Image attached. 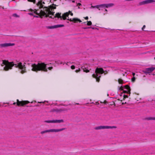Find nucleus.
Here are the masks:
<instances>
[{
	"label": "nucleus",
	"mask_w": 155,
	"mask_h": 155,
	"mask_svg": "<svg viewBox=\"0 0 155 155\" xmlns=\"http://www.w3.org/2000/svg\"><path fill=\"white\" fill-rule=\"evenodd\" d=\"M119 90L121 91H123V87L122 86L120 87H119Z\"/></svg>",
	"instance_id": "2f4dec72"
},
{
	"label": "nucleus",
	"mask_w": 155,
	"mask_h": 155,
	"mask_svg": "<svg viewBox=\"0 0 155 155\" xmlns=\"http://www.w3.org/2000/svg\"><path fill=\"white\" fill-rule=\"evenodd\" d=\"M72 2H75V1H74V0H73V1H72Z\"/></svg>",
	"instance_id": "79ce46f5"
},
{
	"label": "nucleus",
	"mask_w": 155,
	"mask_h": 155,
	"mask_svg": "<svg viewBox=\"0 0 155 155\" xmlns=\"http://www.w3.org/2000/svg\"><path fill=\"white\" fill-rule=\"evenodd\" d=\"M34 17H36V18L38 17V16H34Z\"/></svg>",
	"instance_id": "58836bf2"
},
{
	"label": "nucleus",
	"mask_w": 155,
	"mask_h": 155,
	"mask_svg": "<svg viewBox=\"0 0 155 155\" xmlns=\"http://www.w3.org/2000/svg\"><path fill=\"white\" fill-rule=\"evenodd\" d=\"M80 71V68H79L78 70H75V72L77 73L79 72Z\"/></svg>",
	"instance_id": "72a5a7b5"
},
{
	"label": "nucleus",
	"mask_w": 155,
	"mask_h": 155,
	"mask_svg": "<svg viewBox=\"0 0 155 155\" xmlns=\"http://www.w3.org/2000/svg\"><path fill=\"white\" fill-rule=\"evenodd\" d=\"M78 8H80V7H78Z\"/></svg>",
	"instance_id": "49530a36"
},
{
	"label": "nucleus",
	"mask_w": 155,
	"mask_h": 155,
	"mask_svg": "<svg viewBox=\"0 0 155 155\" xmlns=\"http://www.w3.org/2000/svg\"><path fill=\"white\" fill-rule=\"evenodd\" d=\"M64 122L63 120H53V123H61Z\"/></svg>",
	"instance_id": "2eb2a0df"
},
{
	"label": "nucleus",
	"mask_w": 155,
	"mask_h": 155,
	"mask_svg": "<svg viewBox=\"0 0 155 155\" xmlns=\"http://www.w3.org/2000/svg\"><path fill=\"white\" fill-rule=\"evenodd\" d=\"M12 16L13 17H15V18H19L20 17V16L19 15H18L16 13H14V14H13L12 15Z\"/></svg>",
	"instance_id": "4be33fe9"
},
{
	"label": "nucleus",
	"mask_w": 155,
	"mask_h": 155,
	"mask_svg": "<svg viewBox=\"0 0 155 155\" xmlns=\"http://www.w3.org/2000/svg\"><path fill=\"white\" fill-rule=\"evenodd\" d=\"M45 122L47 123H53V120H45Z\"/></svg>",
	"instance_id": "5701e85b"
},
{
	"label": "nucleus",
	"mask_w": 155,
	"mask_h": 155,
	"mask_svg": "<svg viewBox=\"0 0 155 155\" xmlns=\"http://www.w3.org/2000/svg\"><path fill=\"white\" fill-rule=\"evenodd\" d=\"M1 65L2 66H5L4 69L5 71H8L9 69H12V67L15 65V67H18L21 70V72L22 74L26 72L25 65L22 64V63L21 62L14 64L13 62L9 63L8 61L4 60L3 61Z\"/></svg>",
	"instance_id": "f03ea898"
},
{
	"label": "nucleus",
	"mask_w": 155,
	"mask_h": 155,
	"mask_svg": "<svg viewBox=\"0 0 155 155\" xmlns=\"http://www.w3.org/2000/svg\"><path fill=\"white\" fill-rule=\"evenodd\" d=\"M146 1L147 4L155 2V1L154 0H146Z\"/></svg>",
	"instance_id": "412c9836"
},
{
	"label": "nucleus",
	"mask_w": 155,
	"mask_h": 155,
	"mask_svg": "<svg viewBox=\"0 0 155 155\" xmlns=\"http://www.w3.org/2000/svg\"><path fill=\"white\" fill-rule=\"evenodd\" d=\"M101 75H98L97 74V82H99L100 80V78L101 77Z\"/></svg>",
	"instance_id": "a878e982"
},
{
	"label": "nucleus",
	"mask_w": 155,
	"mask_h": 155,
	"mask_svg": "<svg viewBox=\"0 0 155 155\" xmlns=\"http://www.w3.org/2000/svg\"><path fill=\"white\" fill-rule=\"evenodd\" d=\"M67 109H52L51 112H56L57 113H60L62 111L64 110H67Z\"/></svg>",
	"instance_id": "ddd939ff"
},
{
	"label": "nucleus",
	"mask_w": 155,
	"mask_h": 155,
	"mask_svg": "<svg viewBox=\"0 0 155 155\" xmlns=\"http://www.w3.org/2000/svg\"><path fill=\"white\" fill-rule=\"evenodd\" d=\"M91 25V21H89L87 22V25Z\"/></svg>",
	"instance_id": "bb28decb"
},
{
	"label": "nucleus",
	"mask_w": 155,
	"mask_h": 155,
	"mask_svg": "<svg viewBox=\"0 0 155 155\" xmlns=\"http://www.w3.org/2000/svg\"><path fill=\"white\" fill-rule=\"evenodd\" d=\"M55 5L52 4V5H50L48 7H46L44 8L41 10L39 13L36 11L35 12L37 14H39L40 15V18H42L43 17H49L50 18L54 19V18L57 17L60 18L61 19L62 18V15H61V13H58L56 14L55 16H54V12L53 11V10L56 8L55 6Z\"/></svg>",
	"instance_id": "f257e3e1"
},
{
	"label": "nucleus",
	"mask_w": 155,
	"mask_h": 155,
	"mask_svg": "<svg viewBox=\"0 0 155 155\" xmlns=\"http://www.w3.org/2000/svg\"><path fill=\"white\" fill-rule=\"evenodd\" d=\"M71 68L72 69H74L75 68V66L74 65H72L71 66Z\"/></svg>",
	"instance_id": "473e14b6"
},
{
	"label": "nucleus",
	"mask_w": 155,
	"mask_h": 155,
	"mask_svg": "<svg viewBox=\"0 0 155 155\" xmlns=\"http://www.w3.org/2000/svg\"><path fill=\"white\" fill-rule=\"evenodd\" d=\"M42 4H45V3L44 2H42L41 1H40L38 2L37 4V6H38L39 8H43L42 9H43L44 8V7L43 8V5H42ZM41 10V9L40 11L39 10H35L34 12L35 13V14H37V15H38V16H39L40 17V15H39V14H37V13H35V12H36V11H37L36 12H38V13H39V12Z\"/></svg>",
	"instance_id": "0eeeda50"
},
{
	"label": "nucleus",
	"mask_w": 155,
	"mask_h": 155,
	"mask_svg": "<svg viewBox=\"0 0 155 155\" xmlns=\"http://www.w3.org/2000/svg\"><path fill=\"white\" fill-rule=\"evenodd\" d=\"M114 5L113 3L104 4L97 5V9L99 10H103L105 9V8H108L111 7Z\"/></svg>",
	"instance_id": "423d86ee"
},
{
	"label": "nucleus",
	"mask_w": 155,
	"mask_h": 155,
	"mask_svg": "<svg viewBox=\"0 0 155 155\" xmlns=\"http://www.w3.org/2000/svg\"><path fill=\"white\" fill-rule=\"evenodd\" d=\"M70 14V15L71 16L73 15V13L71 12V11H69L68 12H66V13H64V14L62 15V18L63 20L67 19L68 20H69L71 21H74L75 23H76L78 21H79L80 22H81V20L80 19H79L78 18H73L72 19L71 18L69 19L68 18L67 19V17H68V16Z\"/></svg>",
	"instance_id": "20e7f679"
},
{
	"label": "nucleus",
	"mask_w": 155,
	"mask_h": 155,
	"mask_svg": "<svg viewBox=\"0 0 155 155\" xmlns=\"http://www.w3.org/2000/svg\"><path fill=\"white\" fill-rule=\"evenodd\" d=\"M135 73H133V75L134 76V75H135Z\"/></svg>",
	"instance_id": "37998d69"
},
{
	"label": "nucleus",
	"mask_w": 155,
	"mask_h": 155,
	"mask_svg": "<svg viewBox=\"0 0 155 155\" xmlns=\"http://www.w3.org/2000/svg\"><path fill=\"white\" fill-rule=\"evenodd\" d=\"M155 69V68L153 67L148 68L145 69L143 72L146 74L150 73L151 72Z\"/></svg>",
	"instance_id": "9b49d317"
},
{
	"label": "nucleus",
	"mask_w": 155,
	"mask_h": 155,
	"mask_svg": "<svg viewBox=\"0 0 155 155\" xmlns=\"http://www.w3.org/2000/svg\"><path fill=\"white\" fill-rule=\"evenodd\" d=\"M81 68L83 70L84 72H88L89 71V70H87L86 68L84 67H82Z\"/></svg>",
	"instance_id": "aec40b11"
},
{
	"label": "nucleus",
	"mask_w": 155,
	"mask_h": 155,
	"mask_svg": "<svg viewBox=\"0 0 155 155\" xmlns=\"http://www.w3.org/2000/svg\"><path fill=\"white\" fill-rule=\"evenodd\" d=\"M105 11H106V12H107V10L106 9H105Z\"/></svg>",
	"instance_id": "c03bdc74"
},
{
	"label": "nucleus",
	"mask_w": 155,
	"mask_h": 155,
	"mask_svg": "<svg viewBox=\"0 0 155 155\" xmlns=\"http://www.w3.org/2000/svg\"><path fill=\"white\" fill-rule=\"evenodd\" d=\"M147 2L146 0L143 1L139 3L138 5H141L145 4H147Z\"/></svg>",
	"instance_id": "f3484780"
},
{
	"label": "nucleus",
	"mask_w": 155,
	"mask_h": 155,
	"mask_svg": "<svg viewBox=\"0 0 155 155\" xmlns=\"http://www.w3.org/2000/svg\"><path fill=\"white\" fill-rule=\"evenodd\" d=\"M128 97V96L127 95H124V99Z\"/></svg>",
	"instance_id": "c756f323"
},
{
	"label": "nucleus",
	"mask_w": 155,
	"mask_h": 155,
	"mask_svg": "<svg viewBox=\"0 0 155 155\" xmlns=\"http://www.w3.org/2000/svg\"><path fill=\"white\" fill-rule=\"evenodd\" d=\"M78 5H79V6L81 5V4L80 3H78L77 4V6H78Z\"/></svg>",
	"instance_id": "f704fd0d"
},
{
	"label": "nucleus",
	"mask_w": 155,
	"mask_h": 155,
	"mask_svg": "<svg viewBox=\"0 0 155 155\" xmlns=\"http://www.w3.org/2000/svg\"><path fill=\"white\" fill-rule=\"evenodd\" d=\"M14 43H4L0 44V48L7 47L9 46H12L15 45Z\"/></svg>",
	"instance_id": "6e6552de"
},
{
	"label": "nucleus",
	"mask_w": 155,
	"mask_h": 155,
	"mask_svg": "<svg viewBox=\"0 0 155 155\" xmlns=\"http://www.w3.org/2000/svg\"><path fill=\"white\" fill-rule=\"evenodd\" d=\"M97 105H98L99 104V103L98 102H97Z\"/></svg>",
	"instance_id": "a18cd8bd"
},
{
	"label": "nucleus",
	"mask_w": 155,
	"mask_h": 155,
	"mask_svg": "<svg viewBox=\"0 0 155 155\" xmlns=\"http://www.w3.org/2000/svg\"><path fill=\"white\" fill-rule=\"evenodd\" d=\"M28 2H32L33 3L35 4L36 2V0H27Z\"/></svg>",
	"instance_id": "393cba45"
},
{
	"label": "nucleus",
	"mask_w": 155,
	"mask_h": 155,
	"mask_svg": "<svg viewBox=\"0 0 155 155\" xmlns=\"http://www.w3.org/2000/svg\"><path fill=\"white\" fill-rule=\"evenodd\" d=\"M116 127L114 126H97V130L101 129H112L113 128H116Z\"/></svg>",
	"instance_id": "9d476101"
},
{
	"label": "nucleus",
	"mask_w": 155,
	"mask_h": 155,
	"mask_svg": "<svg viewBox=\"0 0 155 155\" xmlns=\"http://www.w3.org/2000/svg\"><path fill=\"white\" fill-rule=\"evenodd\" d=\"M118 82L120 84H122L123 83V81L121 79H119L118 80Z\"/></svg>",
	"instance_id": "b1692460"
},
{
	"label": "nucleus",
	"mask_w": 155,
	"mask_h": 155,
	"mask_svg": "<svg viewBox=\"0 0 155 155\" xmlns=\"http://www.w3.org/2000/svg\"><path fill=\"white\" fill-rule=\"evenodd\" d=\"M28 14L30 15H33V14L32 13H29Z\"/></svg>",
	"instance_id": "4c0bfd02"
},
{
	"label": "nucleus",
	"mask_w": 155,
	"mask_h": 155,
	"mask_svg": "<svg viewBox=\"0 0 155 155\" xmlns=\"http://www.w3.org/2000/svg\"><path fill=\"white\" fill-rule=\"evenodd\" d=\"M92 77L93 78H96V81H97V68L95 69V74L92 75Z\"/></svg>",
	"instance_id": "a211bd4d"
},
{
	"label": "nucleus",
	"mask_w": 155,
	"mask_h": 155,
	"mask_svg": "<svg viewBox=\"0 0 155 155\" xmlns=\"http://www.w3.org/2000/svg\"><path fill=\"white\" fill-rule=\"evenodd\" d=\"M32 71L35 72L38 71H42L44 72L47 71L48 68L46 67V64L44 63H38L37 64H33L31 65ZM49 70H51L52 67H49L48 68Z\"/></svg>",
	"instance_id": "7ed1b4c3"
},
{
	"label": "nucleus",
	"mask_w": 155,
	"mask_h": 155,
	"mask_svg": "<svg viewBox=\"0 0 155 155\" xmlns=\"http://www.w3.org/2000/svg\"><path fill=\"white\" fill-rule=\"evenodd\" d=\"M65 129V128H62L60 129H50L41 131V134H43L49 132H58L63 131Z\"/></svg>",
	"instance_id": "39448f33"
},
{
	"label": "nucleus",
	"mask_w": 155,
	"mask_h": 155,
	"mask_svg": "<svg viewBox=\"0 0 155 155\" xmlns=\"http://www.w3.org/2000/svg\"><path fill=\"white\" fill-rule=\"evenodd\" d=\"M38 103H44V102H38Z\"/></svg>",
	"instance_id": "e433bc0d"
},
{
	"label": "nucleus",
	"mask_w": 155,
	"mask_h": 155,
	"mask_svg": "<svg viewBox=\"0 0 155 155\" xmlns=\"http://www.w3.org/2000/svg\"><path fill=\"white\" fill-rule=\"evenodd\" d=\"M17 105L19 106L20 105L23 106V105L29 103V102L28 101H19L18 99L17 100Z\"/></svg>",
	"instance_id": "1a4fd4ad"
},
{
	"label": "nucleus",
	"mask_w": 155,
	"mask_h": 155,
	"mask_svg": "<svg viewBox=\"0 0 155 155\" xmlns=\"http://www.w3.org/2000/svg\"><path fill=\"white\" fill-rule=\"evenodd\" d=\"M85 19L87 20L88 19V17L87 16L85 18Z\"/></svg>",
	"instance_id": "c9c22d12"
},
{
	"label": "nucleus",
	"mask_w": 155,
	"mask_h": 155,
	"mask_svg": "<svg viewBox=\"0 0 155 155\" xmlns=\"http://www.w3.org/2000/svg\"><path fill=\"white\" fill-rule=\"evenodd\" d=\"M107 73V72L106 71H104L102 68L97 67V74H101L104 73L105 75Z\"/></svg>",
	"instance_id": "f8f14e48"
},
{
	"label": "nucleus",
	"mask_w": 155,
	"mask_h": 155,
	"mask_svg": "<svg viewBox=\"0 0 155 155\" xmlns=\"http://www.w3.org/2000/svg\"><path fill=\"white\" fill-rule=\"evenodd\" d=\"M145 120H155V117H148L145 118Z\"/></svg>",
	"instance_id": "6ab92c4d"
},
{
	"label": "nucleus",
	"mask_w": 155,
	"mask_h": 155,
	"mask_svg": "<svg viewBox=\"0 0 155 155\" xmlns=\"http://www.w3.org/2000/svg\"><path fill=\"white\" fill-rule=\"evenodd\" d=\"M16 104V103L15 102H14L13 103V105H15V104Z\"/></svg>",
	"instance_id": "a19ab883"
},
{
	"label": "nucleus",
	"mask_w": 155,
	"mask_h": 155,
	"mask_svg": "<svg viewBox=\"0 0 155 155\" xmlns=\"http://www.w3.org/2000/svg\"><path fill=\"white\" fill-rule=\"evenodd\" d=\"M123 92L124 93L128 94V91H125V90H123Z\"/></svg>",
	"instance_id": "c85d7f7f"
},
{
	"label": "nucleus",
	"mask_w": 155,
	"mask_h": 155,
	"mask_svg": "<svg viewBox=\"0 0 155 155\" xmlns=\"http://www.w3.org/2000/svg\"><path fill=\"white\" fill-rule=\"evenodd\" d=\"M124 88L128 91V94H130L131 89L130 87L128 85H126L124 86Z\"/></svg>",
	"instance_id": "4468645a"
},
{
	"label": "nucleus",
	"mask_w": 155,
	"mask_h": 155,
	"mask_svg": "<svg viewBox=\"0 0 155 155\" xmlns=\"http://www.w3.org/2000/svg\"><path fill=\"white\" fill-rule=\"evenodd\" d=\"M124 104H126V102H125V103H124ZM124 104V103H122V105H123Z\"/></svg>",
	"instance_id": "ea45409f"
},
{
	"label": "nucleus",
	"mask_w": 155,
	"mask_h": 155,
	"mask_svg": "<svg viewBox=\"0 0 155 155\" xmlns=\"http://www.w3.org/2000/svg\"><path fill=\"white\" fill-rule=\"evenodd\" d=\"M145 27H146L145 25H144L143 26V27L142 28V30H143L144 31H147V30H144V29L145 28Z\"/></svg>",
	"instance_id": "7c9ffc66"
},
{
	"label": "nucleus",
	"mask_w": 155,
	"mask_h": 155,
	"mask_svg": "<svg viewBox=\"0 0 155 155\" xmlns=\"http://www.w3.org/2000/svg\"><path fill=\"white\" fill-rule=\"evenodd\" d=\"M64 26V25H58L52 26L51 28H57L61 27Z\"/></svg>",
	"instance_id": "dca6fc26"
},
{
	"label": "nucleus",
	"mask_w": 155,
	"mask_h": 155,
	"mask_svg": "<svg viewBox=\"0 0 155 155\" xmlns=\"http://www.w3.org/2000/svg\"><path fill=\"white\" fill-rule=\"evenodd\" d=\"M135 80V78L134 77L131 80L132 82H134Z\"/></svg>",
	"instance_id": "cd10ccee"
}]
</instances>
